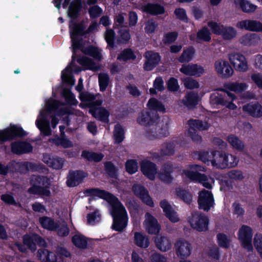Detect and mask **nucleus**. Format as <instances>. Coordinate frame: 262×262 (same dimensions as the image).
<instances>
[{
  "instance_id": "13d9d810",
  "label": "nucleus",
  "mask_w": 262,
  "mask_h": 262,
  "mask_svg": "<svg viewBox=\"0 0 262 262\" xmlns=\"http://www.w3.org/2000/svg\"><path fill=\"white\" fill-rule=\"evenodd\" d=\"M126 170L130 174H133L137 171L138 169L137 162L135 160H128L126 162Z\"/></svg>"
},
{
  "instance_id": "7ed1b4c3",
  "label": "nucleus",
  "mask_w": 262,
  "mask_h": 262,
  "mask_svg": "<svg viewBox=\"0 0 262 262\" xmlns=\"http://www.w3.org/2000/svg\"><path fill=\"white\" fill-rule=\"evenodd\" d=\"M210 157L208 152H203L200 156L201 160L207 165L211 164L213 167L224 169L236 166L238 159L232 154L225 152L213 151Z\"/></svg>"
},
{
  "instance_id": "1a4fd4ad",
  "label": "nucleus",
  "mask_w": 262,
  "mask_h": 262,
  "mask_svg": "<svg viewBox=\"0 0 262 262\" xmlns=\"http://www.w3.org/2000/svg\"><path fill=\"white\" fill-rule=\"evenodd\" d=\"M70 253L66 249H61L57 258L55 254L50 252L47 249H40L38 252V257L44 262H63L64 257H68Z\"/></svg>"
},
{
  "instance_id": "0e129e2a",
  "label": "nucleus",
  "mask_w": 262,
  "mask_h": 262,
  "mask_svg": "<svg viewBox=\"0 0 262 262\" xmlns=\"http://www.w3.org/2000/svg\"><path fill=\"white\" fill-rule=\"evenodd\" d=\"M184 84L186 88L189 89L198 88L199 86L198 82L191 78L184 79Z\"/></svg>"
},
{
  "instance_id": "4c0bfd02",
  "label": "nucleus",
  "mask_w": 262,
  "mask_h": 262,
  "mask_svg": "<svg viewBox=\"0 0 262 262\" xmlns=\"http://www.w3.org/2000/svg\"><path fill=\"white\" fill-rule=\"evenodd\" d=\"M227 140L232 147L237 150L243 151L245 147L244 143L234 135L228 136Z\"/></svg>"
},
{
  "instance_id": "72a5a7b5",
  "label": "nucleus",
  "mask_w": 262,
  "mask_h": 262,
  "mask_svg": "<svg viewBox=\"0 0 262 262\" xmlns=\"http://www.w3.org/2000/svg\"><path fill=\"white\" fill-rule=\"evenodd\" d=\"M160 206L165 212L167 217L173 223L179 221V217L176 212L172 209L171 206L166 200H163L160 203Z\"/></svg>"
},
{
  "instance_id": "4be33fe9",
  "label": "nucleus",
  "mask_w": 262,
  "mask_h": 262,
  "mask_svg": "<svg viewBox=\"0 0 262 262\" xmlns=\"http://www.w3.org/2000/svg\"><path fill=\"white\" fill-rule=\"evenodd\" d=\"M180 71L185 75L199 77L205 72L204 68L197 64H183Z\"/></svg>"
},
{
  "instance_id": "9b49d317",
  "label": "nucleus",
  "mask_w": 262,
  "mask_h": 262,
  "mask_svg": "<svg viewBox=\"0 0 262 262\" xmlns=\"http://www.w3.org/2000/svg\"><path fill=\"white\" fill-rule=\"evenodd\" d=\"M238 239L242 246L249 251L253 250L252 245V231L250 227L243 226L238 231Z\"/></svg>"
},
{
  "instance_id": "473e14b6",
  "label": "nucleus",
  "mask_w": 262,
  "mask_h": 262,
  "mask_svg": "<svg viewBox=\"0 0 262 262\" xmlns=\"http://www.w3.org/2000/svg\"><path fill=\"white\" fill-rule=\"evenodd\" d=\"M86 176V174L82 171L70 172L68 177L67 185L70 187H74L77 185Z\"/></svg>"
},
{
  "instance_id": "09e8293b",
  "label": "nucleus",
  "mask_w": 262,
  "mask_h": 262,
  "mask_svg": "<svg viewBox=\"0 0 262 262\" xmlns=\"http://www.w3.org/2000/svg\"><path fill=\"white\" fill-rule=\"evenodd\" d=\"M196 39L204 41H209L211 39L210 32L207 28L199 30L197 34Z\"/></svg>"
},
{
  "instance_id": "680f3d73",
  "label": "nucleus",
  "mask_w": 262,
  "mask_h": 262,
  "mask_svg": "<svg viewBox=\"0 0 262 262\" xmlns=\"http://www.w3.org/2000/svg\"><path fill=\"white\" fill-rule=\"evenodd\" d=\"M108 82V75L104 73H102L99 75V83L100 90L103 91L105 90L107 86Z\"/></svg>"
},
{
  "instance_id": "8fccbe9b",
  "label": "nucleus",
  "mask_w": 262,
  "mask_h": 262,
  "mask_svg": "<svg viewBox=\"0 0 262 262\" xmlns=\"http://www.w3.org/2000/svg\"><path fill=\"white\" fill-rule=\"evenodd\" d=\"M50 141L53 142V143L55 145H60L64 148H68L72 146V142L63 137L61 138L59 137H55L54 139H51Z\"/></svg>"
},
{
  "instance_id": "7c9ffc66",
  "label": "nucleus",
  "mask_w": 262,
  "mask_h": 262,
  "mask_svg": "<svg viewBox=\"0 0 262 262\" xmlns=\"http://www.w3.org/2000/svg\"><path fill=\"white\" fill-rule=\"evenodd\" d=\"M142 173L150 180H154L157 174V169L155 164L149 161H143L141 167Z\"/></svg>"
},
{
  "instance_id": "603ef678",
  "label": "nucleus",
  "mask_w": 262,
  "mask_h": 262,
  "mask_svg": "<svg viewBox=\"0 0 262 262\" xmlns=\"http://www.w3.org/2000/svg\"><path fill=\"white\" fill-rule=\"evenodd\" d=\"M176 193L177 196L182 199L185 202L189 203L191 202L192 199L191 194L186 190L178 188L176 189Z\"/></svg>"
},
{
  "instance_id": "a211bd4d",
  "label": "nucleus",
  "mask_w": 262,
  "mask_h": 262,
  "mask_svg": "<svg viewBox=\"0 0 262 262\" xmlns=\"http://www.w3.org/2000/svg\"><path fill=\"white\" fill-rule=\"evenodd\" d=\"M243 178L244 175L242 171L237 169L231 170L219 178L221 189L225 190L226 187H229L228 179L230 180H242Z\"/></svg>"
},
{
  "instance_id": "c9c22d12",
  "label": "nucleus",
  "mask_w": 262,
  "mask_h": 262,
  "mask_svg": "<svg viewBox=\"0 0 262 262\" xmlns=\"http://www.w3.org/2000/svg\"><path fill=\"white\" fill-rule=\"evenodd\" d=\"M243 111L250 115L259 117L262 116V106L258 103L248 104L243 106Z\"/></svg>"
},
{
  "instance_id": "a878e982",
  "label": "nucleus",
  "mask_w": 262,
  "mask_h": 262,
  "mask_svg": "<svg viewBox=\"0 0 262 262\" xmlns=\"http://www.w3.org/2000/svg\"><path fill=\"white\" fill-rule=\"evenodd\" d=\"M133 191L143 203L150 207L154 206V202L145 188L140 185H136L133 187Z\"/></svg>"
},
{
  "instance_id": "393cba45",
  "label": "nucleus",
  "mask_w": 262,
  "mask_h": 262,
  "mask_svg": "<svg viewBox=\"0 0 262 262\" xmlns=\"http://www.w3.org/2000/svg\"><path fill=\"white\" fill-rule=\"evenodd\" d=\"M81 71L80 68H75L73 65V62L69 65L61 72V78L62 81L69 85H73L75 83V79L72 76V73H78Z\"/></svg>"
},
{
  "instance_id": "774afa93",
  "label": "nucleus",
  "mask_w": 262,
  "mask_h": 262,
  "mask_svg": "<svg viewBox=\"0 0 262 262\" xmlns=\"http://www.w3.org/2000/svg\"><path fill=\"white\" fill-rule=\"evenodd\" d=\"M167 87L171 91H176L179 88L178 80L174 78H170L167 82Z\"/></svg>"
},
{
  "instance_id": "58836bf2",
  "label": "nucleus",
  "mask_w": 262,
  "mask_h": 262,
  "mask_svg": "<svg viewBox=\"0 0 262 262\" xmlns=\"http://www.w3.org/2000/svg\"><path fill=\"white\" fill-rule=\"evenodd\" d=\"M172 167L170 164L164 165L159 173V178L166 183H169L172 180L170 173L172 172Z\"/></svg>"
},
{
  "instance_id": "aec40b11",
  "label": "nucleus",
  "mask_w": 262,
  "mask_h": 262,
  "mask_svg": "<svg viewBox=\"0 0 262 262\" xmlns=\"http://www.w3.org/2000/svg\"><path fill=\"white\" fill-rule=\"evenodd\" d=\"M176 253L180 258H187L191 253L192 246L188 241L180 239L175 244Z\"/></svg>"
},
{
  "instance_id": "4d7b16f0",
  "label": "nucleus",
  "mask_w": 262,
  "mask_h": 262,
  "mask_svg": "<svg viewBox=\"0 0 262 262\" xmlns=\"http://www.w3.org/2000/svg\"><path fill=\"white\" fill-rule=\"evenodd\" d=\"M253 244L260 257L262 256V235L257 234L254 236Z\"/></svg>"
},
{
  "instance_id": "4468645a",
  "label": "nucleus",
  "mask_w": 262,
  "mask_h": 262,
  "mask_svg": "<svg viewBox=\"0 0 262 262\" xmlns=\"http://www.w3.org/2000/svg\"><path fill=\"white\" fill-rule=\"evenodd\" d=\"M248 86V84L244 82H229L224 84V89H220L219 90L226 92L229 99L232 101L236 97L229 91L239 93L246 90Z\"/></svg>"
},
{
  "instance_id": "49530a36",
  "label": "nucleus",
  "mask_w": 262,
  "mask_h": 262,
  "mask_svg": "<svg viewBox=\"0 0 262 262\" xmlns=\"http://www.w3.org/2000/svg\"><path fill=\"white\" fill-rule=\"evenodd\" d=\"M81 156L89 160L98 162L102 160L103 156L101 154L95 153L90 152L89 151H83L82 153Z\"/></svg>"
},
{
  "instance_id": "6e6552de",
  "label": "nucleus",
  "mask_w": 262,
  "mask_h": 262,
  "mask_svg": "<svg viewBox=\"0 0 262 262\" xmlns=\"http://www.w3.org/2000/svg\"><path fill=\"white\" fill-rule=\"evenodd\" d=\"M188 136L195 142H200L201 137L198 134L196 129L205 130L208 129L210 125L206 122H203L199 120H191L188 121Z\"/></svg>"
},
{
  "instance_id": "bf43d9fd",
  "label": "nucleus",
  "mask_w": 262,
  "mask_h": 262,
  "mask_svg": "<svg viewBox=\"0 0 262 262\" xmlns=\"http://www.w3.org/2000/svg\"><path fill=\"white\" fill-rule=\"evenodd\" d=\"M101 216L98 210H96L93 213H90L87 216V221L88 224L94 225L99 222L100 220Z\"/></svg>"
},
{
  "instance_id": "052dcab7",
  "label": "nucleus",
  "mask_w": 262,
  "mask_h": 262,
  "mask_svg": "<svg viewBox=\"0 0 262 262\" xmlns=\"http://www.w3.org/2000/svg\"><path fill=\"white\" fill-rule=\"evenodd\" d=\"M135 56L133 52L129 49L124 50L118 57L120 60L126 61L128 59H133Z\"/></svg>"
},
{
  "instance_id": "c85d7f7f",
  "label": "nucleus",
  "mask_w": 262,
  "mask_h": 262,
  "mask_svg": "<svg viewBox=\"0 0 262 262\" xmlns=\"http://www.w3.org/2000/svg\"><path fill=\"white\" fill-rule=\"evenodd\" d=\"M146 59L144 68L145 70H151L159 62L160 57L158 53L148 51L145 53Z\"/></svg>"
},
{
  "instance_id": "f03ea898",
  "label": "nucleus",
  "mask_w": 262,
  "mask_h": 262,
  "mask_svg": "<svg viewBox=\"0 0 262 262\" xmlns=\"http://www.w3.org/2000/svg\"><path fill=\"white\" fill-rule=\"evenodd\" d=\"M92 198H99L106 200L109 204V211L113 218V228L118 231L123 230L127 226L128 216L123 205L111 194L104 190L94 189L88 190Z\"/></svg>"
},
{
  "instance_id": "de8ad7c7",
  "label": "nucleus",
  "mask_w": 262,
  "mask_h": 262,
  "mask_svg": "<svg viewBox=\"0 0 262 262\" xmlns=\"http://www.w3.org/2000/svg\"><path fill=\"white\" fill-rule=\"evenodd\" d=\"M80 1L74 0L71 4L69 10V16L71 17H75L80 8Z\"/></svg>"
},
{
  "instance_id": "9d476101",
  "label": "nucleus",
  "mask_w": 262,
  "mask_h": 262,
  "mask_svg": "<svg viewBox=\"0 0 262 262\" xmlns=\"http://www.w3.org/2000/svg\"><path fill=\"white\" fill-rule=\"evenodd\" d=\"M228 58L235 70L245 72L249 69L248 61L244 55L239 53H232L228 55Z\"/></svg>"
},
{
  "instance_id": "c756f323",
  "label": "nucleus",
  "mask_w": 262,
  "mask_h": 262,
  "mask_svg": "<svg viewBox=\"0 0 262 262\" xmlns=\"http://www.w3.org/2000/svg\"><path fill=\"white\" fill-rule=\"evenodd\" d=\"M155 243L157 248L162 252L169 250L172 247V242L170 239L165 236H157Z\"/></svg>"
},
{
  "instance_id": "3c124183",
  "label": "nucleus",
  "mask_w": 262,
  "mask_h": 262,
  "mask_svg": "<svg viewBox=\"0 0 262 262\" xmlns=\"http://www.w3.org/2000/svg\"><path fill=\"white\" fill-rule=\"evenodd\" d=\"M114 138L115 142L120 143L122 142L124 139V131L121 125L117 124L115 125Z\"/></svg>"
},
{
  "instance_id": "dca6fc26",
  "label": "nucleus",
  "mask_w": 262,
  "mask_h": 262,
  "mask_svg": "<svg viewBox=\"0 0 262 262\" xmlns=\"http://www.w3.org/2000/svg\"><path fill=\"white\" fill-rule=\"evenodd\" d=\"M46 179L44 177H35L32 180L33 186L29 189V192L33 194H39L44 196H49L50 191L44 186H46L45 182Z\"/></svg>"
},
{
  "instance_id": "a19ab883",
  "label": "nucleus",
  "mask_w": 262,
  "mask_h": 262,
  "mask_svg": "<svg viewBox=\"0 0 262 262\" xmlns=\"http://www.w3.org/2000/svg\"><path fill=\"white\" fill-rule=\"evenodd\" d=\"M78 62L79 64L83 66L86 69L93 71H97L99 69V66L96 62H94L91 59L84 57L78 59Z\"/></svg>"
},
{
  "instance_id": "f257e3e1",
  "label": "nucleus",
  "mask_w": 262,
  "mask_h": 262,
  "mask_svg": "<svg viewBox=\"0 0 262 262\" xmlns=\"http://www.w3.org/2000/svg\"><path fill=\"white\" fill-rule=\"evenodd\" d=\"M65 108L63 105L59 104L53 98L45 101V106L40 111L35 121V124L41 133L45 136H50L52 134L51 127L55 128L58 123L57 117L70 113L69 111L61 112Z\"/></svg>"
},
{
  "instance_id": "864d4df0",
  "label": "nucleus",
  "mask_w": 262,
  "mask_h": 262,
  "mask_svg": "<svg viewBox=\"0 0 262 262\" xmlns=\"http://www.w3.org/2000/svg\"><path fill=\"white\" fill-rule=\"evenodd\" d=\"M62 95L68 104L70 105H76L77 104V100L69 90L64 89L62 92Z\"/></svg>"
},
{
  "instance_id": "412c9836",
  "label": "nucleus",
  "mask_w": 262,
  "mask_h": 262,
  "mask_svg": "<svg viewBox=\"0 0 262 262\" xmlns=\"http://www.w3.org/2000/svg\"><path fill=\"white\" fill-rule=\"evenodd\" d=\"M143 226L146 231L150 234H157L160 231V226L157 220L149 213L145 215Z\"/></svg>"
},
{
  "instance_id": "2eb2a0df",
  "label": "nucleus",
  "mask_w": 262,
  "mask_h": 262,
  "mask_svg": "<svg viewBox=\"0 0 262 262\" xmlns=\"http://www.w3.org/2000/svg\"><path fill=\"white\" fill-rule=\"evenodd\" d=\"M198 204L200 209L208 211L214 206V200L211 192L203 190L199 194Z\"/></svg>"
},
{
  "instance_id": "c03bdc74",
  "label": "nucleus",
  "mask_w": 262,
  "mask_h": 262,
  "mask_svg": "<svg viewBox=\"0 0 262 262\" xmlns=\"http://www.w3.org/2000/svg\"><path fill=\"white\" fill-rule=\"evenodd\" d=\"M237 34V31L233 27H224L221 35L224 39L231 40L235 38Z\"/></svg>"
},
{
  "instance_id": "ea45409f",
  "label": "nucleus",
  "mask_w": 262,
  "mask_h": 262,
  "mask_svg": "<svg viewBox=\"0 0 262 262\" xmlns=\"http://www.w3.org/2000/svg\"><path fill=\"white\" fill-rule=\"evenodd\" d=\"M72 242L78 248L85 249L87 247L88 240L86 238L79 233H77L73 236Z\"/></svg>"
},
{
  "instance_id": "0eeeda50",
  "label": "nucleus",
  "mask_w": 262,
  "mask_h": 262,
  "mask_svg": "<svg viewBox=\"0 0 262 262\" xmlns=\"http://www.w3.org/2000/svg\"><path fill=\"white\" fill-rule=\"evenodd\" d=\"M147 105L150 112H142L137 119L138 122L141 125L152 124L158 119L157 112H165L164 106L155 99H150Z\"/></svg>"
},
{
  "instance_id": "37998d69",
  "label": "nucleus",
  "mask_w": 262,
  "mask_h": 262,
  "mask_svg": "<svg viewBox=\"0 0 262 262\" xmlns=\"http://www.w3.org/2000/svg\"><path fill=\"white\" fill-rule=\"evenodd\" d=\"M39 222L42 227L50 230H56L57 223H55L51 218L42 217L39 219Z\"/></svg>"
},
{
  "instance_id": "a18cd8bd",
  "label": "nucleus",
  "mask_w": 262,
  "mask_h": 262,
  "mask_svg": "<svg viewBox=\"0 0 262 262\" xmlns=\"http://www.w3.org/2000/svg\"><path fill=\"white\" fill-rule=\"evenodd\" d=\"M194 54V50L193 48H189L184 50L179 61L181 62H187L192 60Z\"/></svg>"
},
{
  "instance_id": "338daca9",
  "label": "nucleus",
  "mask_w": 262,
  "mask_h": 262,
  "mask_svg": "<svg viewBox=\"0 0 262 262\" xmlns=\"http://www.w3.org/2000/svg\"><path fill=\"white\" fill-rule=\"evenodd\" d=\"M253 65L256 69L262 71V52L254 56Z\"/></svg>"
},
{
  "instance_id": "e2e57ef3",
  "label": "nucleus",
  "mask_w": 262,
  "mask_h": 262,
  "mask_svg": "<svg viewBox=\"0 0 262 262\" xmlns=\"http://www.w3.org/2000/svg\"><path fill=\"white\" fill-rule=\"evenodd\" d=\"M217 243L219 245L224 248H228L229 246L230 239L224 234H219L217 235Z\"/></svg>"
},
{
  "instance_id": "423d86ee",
  "label": "nucleus",
  "mask_w": 262,
  "mask_h": 262,
  "mask_svg": "<svg viewBox=\"0 0 262 262\" xmlns=\"http://www.w3.org/2000/svg\"><path fill=\"white\" fill-rule=\"evenodd\" d=\"M70 29L72 47L74 52L76 49L81 48V51L85 54L91 55L95 59L98 60L101 59V54L100 50L98 49L93 47L85 48L80 46V42L78 41V37L81 35L82 33L83 29L81 26L76 24L73 21H71L70 24Z\"/></svg>"
},
{
  "instance_id": "f8f14e48",
  "label": "nucleus",
  "mask_w": 262,
  "mask_h": 262,
  "mask_svg": "<svg viewBox=\"0 0 262 262\" xmlns=\"http://www.w3.org/2000/svg\"><path fill=\"white\" fill-rule=\"evenodd\" d=\"M26 133L19 126L11 125L7 128L0 130V143L10 140L16 136H23Z\"/></svg>"
},
{
  "instance_id": "39448f33",
  "label": "nucleus",
  "mask_w": 262,
  "mask_h": 262,
  "mask_svg": "<svg viewBox=\"0 0 262 262\" xmlns=\"http://www.w3.org/2000/svg\"><path fill=\"white\" fill-rule=\"evenodd\" d=\"M98 96L85 92L81 93L79 95V98L83 104L90 106V113L96 118L102 120L104 122L108 121L109 113L104 108L97 107L94 108V105H99L102 103V100L99 99H96Z\"/></svg>"
},
{
  "instance_id": "b1692460",
  "label": "nucleus",
  "mask_w": 262,
  "mask_h": 262,
  "mask_svg": "<svg viewBox=\"0 0 262 262\" xmlns=\"http://www.w3.org/2000/svg\"><path fill=\"white\" fill-rule=\"evenodd\" d=\"M24 243L32 251L36 249V245L45 246L46 242L40 236L36 234L26 235L24 237Z\"/></svg>"
},
{
  "instance_id": "f3484780",
  "label": "nucleus",
  "mask_w": 262,
  "mask_h": 262,
  "mask_svg": "<svg viewBox=\"0 0 262 262\" xmlns=\"http://www.w3.org/2000/svg\"><path fill=\"white\" fill-rule=\"evenodd\" d=\"M216 73L222 78H228L233 73V70L228 61L224 59H219L214 63Z\"/></svg>"
},
{
  "instance_id": "5fc2aeb1",
  "label": "nucleus",
  "mask_w": 262,
  "mask_h": 262,
  "mask_svg": "<svg viewBox=\"0 0 262 262\" xmlns=\"http://www.w3.org/2000/svg\"><path fill=\"white\" fill-rule=\"evenodd\" d=\"M198 98L197 95L194 93L188 94L184 101V104L188 107H192L198 103Z\"/></svg>"
},
{
  "instance_id": "e433bc0d",
  "label": "nucleus",
  "mask_w": 262,
  "mask_h": 262,
  "mask_svg": "<svg viewBox=\"0 0 262 262\" xmlns=\"http://www.w3.org/2000/svg\"><path fill=\"white\" fill-rule=\"evenodd\" d=\"M134 243L140 248L145 249L149 245V240L145 234L137 232L134 234Z\"/></svg>"
},
{
  "instance_id": "2f4dec72",
  "label": "nucleus",
  "mask_w": 262,
  "mask_h": 262,
  "mask_svg": "<svg viewBox=\"0 0 262 262\" xmlns=\"http://www.w3.org/2000/svg\"><path fill=\"white\" fill-rule=\"evenodd\" d=\"M233 3L236 7L247 13H253L257 8L256 5L247 0H234Z\"/></svg>"
},
{
  "instance_id": "6e6d98bb",
  "label": "nucleus",
  "mask_w": 262,
  "mask_h": 262,
  "mask_svg": "<svg viewBox=\"0 0 262 262\" xmlns=\"http://www.w3.org/2000/svg\"><path fill=\"white\" fill-rule=\"evenodd\" d=\"M208 26L213 33L221 35L224 28V26L222 24L213 21L208 22Z\"/></svg>"
},
{
  "instance_id": "6ab92c4d",
  "label": "nucleus",
  "mask_w": 262,
  "mask_h": 262,
  "mask_svg": "<svg viewBox=\"0 0 262 262\" xmlns=\"http://www.w3.org/2000/svg\"><path fill=\"white\" fill-rule=\"evenodd\" d=\"M236 27L240 29L250 32L262 33V23L258 20L252 19L242 20L236 23Z\"/></svg>"
},
{
  "instance_id": "5701e85b",
  "label": "nucleus",
  "mask_w": 262,
  "mask_h": 262,
  "mask_svg": "<svg viewBox=\"0 0 262 262\" xmlns=\"http://www.w3.org/2000/svg\"><path fill=\"white\" fill-rule=\"evenodd\" d=\"M260 40V37L259 35L252 33H247L238 39V42L243 46L245 47H254L257 46Z\"/></svg>"
},
{
  "instance_id": "ddd939ff",
  "label": "nucleus",
  "mask_w": 262,
  "mask_h": 262,
  "mask_svg": "<svg viewBox=\"0 0 262 262\" xmlns=\"http://www.w3.org/2000/svg\"><path fill=\"white\" fill-rule=\"evenodd\" d=\"M190 226L199 231H206L208 229L209 220L208 217L201 213H195L189 219Z\"/></svg>"
},
{
  "instance_id": "f704fd0d",
  "label": "nucleus",
  "mask_w": 262,
  "mask_h": 262,
  "mask_svg": "<svg viewBox=\"0 0 262 262\" xmlns=\"http://www.w3.org/2000/svg\"><path fill=\"white\" fill-rule=\"evenodd\" d=\"M11 149L14 154H22L31 151L32 146L26 142H17L12 144Z\"/></svg>"
},
{
  "instance_id": "69168bd1",
  "label": "nucleus",
  "mask_w": 262,
  "mask_h": 262,
  "mask_svg": "<svg viewBox=\"0 0 262 262\" xmlns=\"http://www.w3.org/2000/svg\"><path fill=\"white\" fill-rule=\"evenodd\" d=\"M251 79L259 89H262V74L254 73L251 75Z\"/></svg>"
},
{
  "instance_id": "79ce46f5",
  "label": "nucleus",
  "mask_w": 262,
  "mask_h": 262,
  "mask_svg": "<svg viewBox=\"0 0 262 262\" xmlns=\"http://www.w3.org/2000/svg\"><path fill=\"white\" fill-rule=\"evenodd\" d=\"M142 10L151 14H162L164 12V9L158 5L147 4L142 7Z\"/></svg>"
},
{
  "instance_id": "cd10ccee",
  "label": "nucleus",
  "mask_w": 262,
  "mask_h": 262,
  "mask_svg": "<svg viewBox=\"0 0 262 262\" xmlns=\"http://www.w3.org/2000/svg\"><path fill=\"white\" fill-rule=\"evenodd\" d=\"M42 161L49 166L56 169L61 168L64 163V160L62 158L48 154L43 155Z\"/></svg>"
},
{
  "instance_id": "20e7f679",
  "label": "nucleus",
  "mask_w": 262,
  "mask_h": 262,
  "mask_svg": "<svg viewBox=\"0 0 262 262\" xmlns=\"http://www.w3.org/2000/svg\"><path fill=\"white\" fill-rule=\"evenodd\" d=\"M206 169L202 166L197 164L189 165L182 171L181 174L191 180L198 182L207 188H212L214 180L211 178H208L206 176L201 174V172H205Z\"/></svg>"
},
{
  "instance_id": "bb28decb",
  "label": "nucleus",
  "mask_w": 262,
  "mask_h": 262,
  "mask_svg": "<svg viewBox=\"0 0 262 262\" xmlns=\"http://www.w3.org/2000/svg\"><path fill=\"white\" fill-rule=\"evenodd\" d=\"M210 103L213 106L222 104L230 110H234L236 106L232 102H229L224 99L222 96L216 91L214 92L210 96Z\"/></svg>"
}]
</instances>
